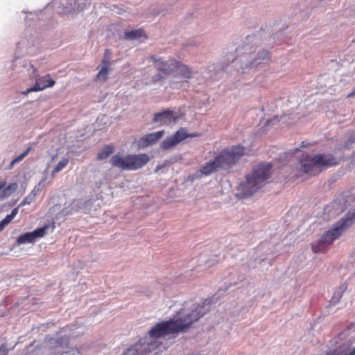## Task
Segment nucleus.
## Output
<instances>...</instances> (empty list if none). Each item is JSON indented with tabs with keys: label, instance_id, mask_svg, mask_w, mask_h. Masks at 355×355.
Wrapping results in <instances>:
<instances>
[{
	"label": "nucleus",
	"instance_id": "f257e3e1",
	"mask_svg": "<svg viewBox=\"0 0 355 355\" xmlns=\"http://www.w3.org/2000/svg\"><path fill=\"white\" fill-rule=\"evenodd\" d=\"M214 297L207 299L202 305L189 306V303H184V306L177 315L169 320L156 324L149 331L151 339L159 338L166 335L183 331L193 322L199 320L210 310Z\"/></svg>",
	"mask_w": 355,
	"mask_h": 355
},
{
	"label": "nucleus",
	"instance_id": "f03ea898",
	"mask_svg": "<svg viewBox=\"0 0 355 355\" xmlns=\"http://www.w3.org/2000/svg\"><path fill=\"white\" fill-rule=\"evenodd\" d=\"M259 40L257 35H248L242 46L235 49L236 57L230 55L234 67L241 74L250 73L263 67L270 60L268 51L261 49L257 50Z\"/></svg>",
	"mask_w": 355,
	"mask_h": 355
},
{
	"label": "nucleus",
	"instance_id": "7ed1b4c3",
	"mask_svg": "<svg viewBox=\"0 0 355 355\" xmlns=\"http://www.w3.org/2000/svg\"><path fill=\"white\" fill-rule=\"evenodd\" d=\"M271 168L270 163H261L253 167L251 172L245 175V180L238 186L241 196L248 198L261 189L269 178Z\"/></svg>",
	"mask_w": 355,
	"mask_h": 355
},
{
	"label": "nucleus",
	"instance_id": "20e7f679",
	"mask_svg": "<svg viewBox=\"0 0 355 355\" xmlns=\"http://www.w3.org/2000/svg\"><path fill=\"white\" fill-rule=\"evenodd\" d=\"M78 335L66 327L53 336L46 338L44 344V348L46 349L45 355H61L71 352L73 347L71 340Z\"/></svg>",
	"mask_w": 355,
	"mask_h": 355
},
{
	"label": "nucleus",
	"instance_id": "39448f33",
	"mask_svg": "<svg viewBox=\"0 0 355 355\" xmlns=\"http://www.w3.org/2000/svg\"><path fill=\"white\" fill-rule=\"evenodd\" d=\"M354 219L355 210L349 211L344 218L334 224L331 229L326 232L317 242L312 244L313 251L315 253H319L324 250L353 223Z\"/></svg>",
	"mask_w": 355,
	"mask_h": 355
},
{
	"label": "nucleus",
	"instance_id": "423d86ee",
	"mask_svg": "<svg viewBox=\"0 0 355 355\" xmlns=\"http://www.w3.org/2000/svg\"><path fill=\"white\" fill-rule=\"evenodd\" d=\"M338 164L336 159L330 154H319L313 157L306 156L300 159V168L310 175H315L324 168Z\"/></svg>",
	"mask_w": 355,
	"mask_h": 355
},
{
	"label": "nucleus",
	"instance_id": "0eeeda50",
	"mask_svg": "<svg viewBox=\"0 0 355 355\" xmlns=\"http://www.w3.org/2000/svg\"><path fill=\"white\" fill-rule=\"evenodd\" d=\"M150 160L145 153L128 155L123 157L119 154L113 155L110 160L111 165L122 171H135L141 168Z\"/></svg>",
	"mask_w": 355,
	"mask_h": 355
},
{
	"label": "nucleus",
	"instance_id": "6e6552de",
	"mask_svg": "<svg viewBox=\"0 0 355 355\" xmlns=\"http://www.w3.org/2000/svg\"><path fill=\"white\" fill-rule=\"evenodd\" d=\"M245 151V148L240 145L233 146L224 149L215 158L220 168L229 170L244 155Z\"/></svg>",
	"mask_w": 355,
	"mask_h": 355
},
{
	"label": "nucleus",
	"instance_id": "1a4fd4ad",
	"mask_svg": "<svg viewBox=\"0 0 355 355\" xmlns=\"http://www.w3.org/2000/svg\"><path fill=\"white\" fill-rule=\"evenodd\" d=\"M355 201V196L352 191H347L338 195L324 211L330 216L335 217L343 213L348 207L351 206Z\"/></svg>",
	"mask_w": 355,
	"mask_h": 355
},
{
	"label": "nucleus",
	"instance_id": "9d476101",
	"mask_svg": "<svg viewBox=\"0 0 355 355\" xmlns=\"http://www.w3.org/2000/svg\"><path fill=\"white\" fill-rule=\"evenodd\" d=\"M23 67L31 77L35 78V85L32 87L26 89V94L31 92L42 91L47 87H51L55 85V81L51 78L50 75L47 74L41 77L36 75V68L31 62L24 61Z\"/></svg>",
	"mask_w": 355,
	"mask_h": 355
},
{
	"label": "nucleus",
	"instance_id": "9b49d317",
	"mask_svg": "<svg viewBox=\"0 0 355 355\" xmlns=\"http://www.w3.org/2000/svg\"><path fill=\"white\" fill-rule=\"evenodd\" d=\"M158 347L157 342L153 339L149 338L141 339L139 342L127 349L123 355H147L155 351Z\"/></svg>",
	"mask_w": 355,
	"mask_h": 355
},
{
	"label": "nucleus",
	"instance_id": "f8f14e48",
	"mask_svg": "<svg viewBox=\"0 0 355 355\" xmlns=\"http://www.w3.org/2000/svg\"><path fill=\"white\" fill-rule=\"evenodd\" d=\"M197 136H198V134H188L185 128H181L173 135L164 139L160 144V148L163 150H168L188 137H195Z\"/></svg>",
	"mask_w": 355,
	"mask_h": 355
},
{
	"label": "nucleus",
	"instance_id": "ddd939ff",
	"mask_svg": "<svg viewBox=\"0 0 355 355\" xmlns=\"http://www.w3.org/2000/svg\"><path fill=\"white\" fill-rule=\"evenodd\" d=\"M149 60L153 62L155 68L164 75L171 74L178 67V62L174 59L164 60L161 58H156L155 55H150Z\"/></svg>",
	"mask_w": 355,
	"mask_h": 355
},
{
	"label": "nucleus",
	"instance_id": "4468645a",
	"mask_svg": "<svg viewBox=\"0 0 355 355\" xmlns=\"http://www.w3.org/2000/svg\"><path fill=\"white\" fill-rule=\"evenodd\" d=\"M48 226H44L35 229L33 232H26L21 234L17 239V243L18 245L31 243L34 242L37 239L42 237L46 232Z\"/></svg>",
	"mask_w": 355,
	"mask_h": 355
},
{
	"label": "nucleus",
	"instance_id": "2eb2a0df",
	"mask_svg": "<svg viewBox=\"0 0 355 355\" xmlns=\"http://www.w3.org/2000/svg\"><path fill=\"white\" fill-rule=\"evenodd\" d=\"M227 65L218 62L213 63L207 66V69L203 75L205 80H211L212 81L218 80L224 73L225 67Z\"/></svg>",
	"mask_w": 355,
	"mask_h": 355
},
{
	"label": "nucleus",
	"instance_id": "dca6fc26",
	"mask_svg": "<svg viewBox=\"0 0 355 355\" xmlns=\"http://www.w3.org/2000/svg\"><path fill=\"white\" fill-rule=\"evenodd\" d=\"M177 116L175 115L173 111L171 110H165L154 114L153 121L155 123L159 125L169 124L175 121Z\"/></svg>",
	"mask_w": 355,
	"mask_h": 355
},
{
	"label": "nucleus",
	"instance_id": "f3484780",
	"mask_svg": "<svg viewBox=\"0 0 355 355\" xmlns=\"http://www.w3.org/2000/svg\"><path fill=\"white\" fill-rule=\"evenodd\" d=\"M165 133L164 130H159L143 136L139 140V145L141 147H146L156 143Z\"/></svg>",
	"mask_w": 355,
	"mask_h": 355
},
{
	"label": "nucleus",
	"instance_id": "a211bd4d",
	"mask_svg": "<svg viewBox=\"0 0 355 355\" xmlns=\"http://www.w3.org/2000/svg\"><path fill=\"white\" fill-rule=\"evenodd\" d=\"M44 181L45 179L41 180L38 182V184L34 187V189L31 191V193L23 199V200L19 205V207H22L26 205H30L33 201L37 195L42 191L44 187Z\"/></svg>",
	"mask_w": 355,
	"mask_h": 355
},
{
	"label": "nucleus",
	"instance_id": "6ab92c4d",
	"mask_svg": "<svg viewBox=\"0 0 355 355\" xmlns=\"http://www.w3.org/2000/svg\"><path fill=\"white\" fill-rule=\"evenodd\" d=\"M89 200L85 201L83 199L76 200L72 202L70 205L71 208L69 209L67 207L63 209V214L68 215L72 214L73 212L78 211L80 209H85L86 208L87 203H89Z\"/></svg>",
	"mask_w": 355,
	"mask_h": 355
},
{
	"label": "nucleus",
	"instance_id": "aec40b11",
	"mask_svg": "<svg viewBox=\"0 0 355 355\" xmlns=\"http://www.w3.org/2000/svg\"><path fill=\"white\" fill-rule=\"evenodd\" d=\"M219 168L216 158L214 160H211L209 162L205 163L200 169L202 174L209 175L213 172H215Z\"/></svg>",
	"mask_w": 355,
	"mask_h": 355
},
{
	"label": "nucleus",
	"instance_id": "412c9836",
	"mask_svg": "<svg viewBox=\"0 0 355 355\" xmlns=\"http://www.w3.org/2000/svg\"><path fill=\"white\" fill-rule=\"evenodd\" d=\"M176 69L178 70L179 74L186 80V83L188 82V80L192 79L195 74V72L193 71L191 69L189 68L187 65L180 64L179 62Z\"/></svg>",
	"mask_w": 355,
	"mask_h": 355
},
{
	"label": "nucleus",
	"instance_id": "4be33fe9",
	"mask_svg": "<svg viewBox=\"0 0 355 355\" xmlns=\"http://www.w3.org/2000/svg\"><path fill=\"white\" fill-rule=\"evenodd\" d=\"M124 35L125 38L128 40H139L142 37H146L144 31L142 29L126 31Z\"/></svg>",
	"mask_w": 355,
	"mask_h": 355
},
{
	"label": "nucleus",
	"instance_id": "5701e85b",
	"mask_svg": "<svg viewBox=\"0 0 355 355\" xmlns=\"http://www.w3.org/2000/svg\"><path fill=\"white\" fill-rule=\"evenodd\" d=\"M347 289V285L345 284H343L338 288L336 289V291L334 293L333 296L331 297V299L330 300V304L332 306H335L338 302H339L343 293Z\"/></svg>",
	"mask_w": 355,
	"mask_h": 355
},
{
	"label": "nucleus",
	"instance_id": "b1692460",
	"mask_svg": "<svg viewBox=\"0 0 355 355\" xmlns=\"http://www.w3.org/2000/svg\"><path fill=\"white\" fill-rule=\"evenodd\" d=\"M18 188V185L16 182L11 183L7 187H4L3 191L0 195L1 199L3 200L8 198L11 196Z\"/></svg>",
	"mask_w": 355,
	"mask_h": 355
},
{
	"label": "nucleus",
	"instance_id": "393cba45",
	"mask_svg": "<svg viewBox=\"0 0 355 355\" xmlns=\"http://www.w3.org/2000/svg\"><path fill=\"white\" fill-rule=\"evenodd\" d=\"M33 149V147L32 146H29L28 147L24 152H23L22 153H21L20 155H19L17 157H16L15 159H13L9 166H8V169H11L14 167V166L21 162L28 155V153L32 150Z\"/></svg>",
	"mask_w": 355,
	"mask_h": 355
},
{
	"label": "nucleus",
	"instance_id": "a878e982",
	"mask_svg": "<svg viewBox=\"0 0 355 355\" xmlns=\"http://www.w3.org/2000/svg\"><path fill=\"white\" fill-rule=\"evenodd\" d=\"M114 152L113 146L110 145L105 146L102 150H101L97 154V159L103 160L108 157Z\"/></svg>",
	"mask_w": 355,
	"mask_h": 355
},
{
	"label": "nucleus",
	"instance_id": "bb28decb",
	"mask_svg": "<svg viewBox=\"0 0 355 355\" xmlns=\"http://www.w3.org/2000/svg\"><path fill=\"white\" fill-rule=\"evenodd\" d=\"M68 163H69V159L68 158H65V157L62 158L58 163V164L55 166V168L52 171V173L55 174V173H57L61 171L64 168L66 167V166L68 164Z\"/></svg>",
	"mask_w": 355,
	"mask_h": 355
},
{
	"label": "nucleus",
	"instance_id": "cd10ccee",
	"mask_svg": "<svg viewBox=\"0 0 355 355\" xmlns=\"http://www.w3.org/2000/svg\"><path fill=\"white\" fill-rule=\"evenodd\" d=\"M327 355H355V347L350 349L349 352L334 350L328 353Z\"/></svg>",
	"mask_w": 355,
	"mask_h": 355
},
{
	"label": "nucleus",
	"instance_id": "c85d7f7f",
	"mask_svg": "<svg viewBox=\"0 0 355 355\" xmlns=\"http://www.w3.org/2000/svg\"><path fill=\"white\" fill-rule=\"evenodd\" d=\"M327 355H355V347L350 349L349 352L334 350L328 353Z\"/></svg>",
	"mask_w": 355,
	"mask_h": 355
},
{
	"label": "nucleus",
	"instance_id": "c756f323",
	"mask_svg": "<svg viewBox=\"0 0 355 355\" xmlns=\"http://www.w3.org/2000/svg\"><path fill=\"white\" fill-rule=\"evenodd\" d=\"M83 1V0H76V1L75 2V6L73 7V10L80 11L84 10L89 6V3Z\"/></svg>",
	"mask_w": 355,
	"mask_h": 355
},
{
	"label": "nucleus",
	"instance_id": "7c9ffc66",
	"mask_svg": "<svg viewBox=\"0 0 355 355\" xmlns=\"http://www.w3.org/2000/svg\"><path fill=\"white\" fill-rule=\"evenodd\" d=\"M108 69L107 67L104 66L101 68V69L98 71L96 75V78L98 79H102L105 80L107 77Z\"/></svg>",
	"mask_w": 355,
	"mask_h": 355
},
{
	"label": "nucleus",
	"instance_id": "2f4dec72",
	"mask_svg": "<svg viewBox=\"0 0 355 355\" xmlns=\"http://www.w3.org/2000/svg\"><path fill=\"white\" fill-rule=\"evenodd\" d=\"M279 117L278 116H275L272 119H267L265 125L267 127H270L279 122Z\"/></svg>",
	"mask_w": 355,
	"mask_h": 355
},
{
	"label": "nucleus",
	"instance_id": "473e14b6",
	"mask_svg": "<svg viewBox=\"0 0 355 355\" xmlns=\"http://www.w3.org/2000/svg\"><path fill=\"white\" fill-rule=\"evenodd\" d=\"M200 263H205L208 266H211L216 262V257H215L214 259L205 260V257L201 255L200 257Z\"/></svg>",
	"mask_w": 355,
	"mask_h": 355
},
{
	"label": "nucleus",
	"instance_id": "72a5a7b5",
	"mask_svg": "<svg viewBox=\"0 0 355 355\" xmlns=\"http://www.w3.org/2000/svg\"><path fill=\"white\" fill-rule=\"evenodd\" d=\"M13 219L12 215H7L1 222L2 227L4 228Z\"/></svg>",
	"mask_w": 355,
	"mask_h": 355
},
{
	"label": "nucleus",
	"instance_id": "f704fd0d",
	"mask_svg": "<svg viewBox=\"0 0 355 355\" xmlns=\"http://www.w3.org/2000/svg\"><path fill=\"white\" fill-rule=\"evenodd\" d=\"M7 354H8V349L3 345L1 347H0V355H7Z\"/></svg>",
	"mask_w": 355,
	"mask_h": 355
},
{
	"label": "nucleus",
	"instance_id": "c9c22d12",
	"mask_svg": "<svg viewBox=\"0 0 355 355\" xmlns=\"http://www.w3.org/2000/svg\"><path fill=\"white\" fill-rule=\"evenodd\" d=\"M18 209H19V207H16V208H14L11 213L10 214V215H12V218H14L15 217V216L18 213Z\"/></svg>",
	"mask_w": 355,
	"mask_h": 355
},
{
	"label": "nucleus",
	"instance_id": "e433bc0d",
	"mask_svg": "<svg viewBox=\"0 0 355 355\" xmlns=\"http://www.w3.org/2000/svg\"><path fill=\"white\" fill-rule=\"evenodd\" d=\"M6 184V182L5 180L0 182V190L2 189L5 187Z\"/></svg>",
	"mask_w": 355,
	"mask_h": 355
},
{
	"label": "nucleus",
	"instance_id": "4c0bfd02",
	"mask_svg": "<svg viewBox=\"0 0 355 355\" xmlns=\"http://www.w3.org/2000/svg\"><path fill=\"white\" fill-rule=\"evenodd\" d=\"M171 85L173 88H178L179 87L178 84L173 81L171 83Z\"/></svg>",
	"mask_w": 355,
	"mask_h": 355
},
{
	"label": "nucleus",
	"instance_id": "58836bf2",
	"mask_svg": "<svg viewBox=\"0 0 355 355\" xmlns=\"http://www.w3.org/2000/svg\"><path fill=\"white\" fill-rule=\"evenodd\" d=\"M354 94H355V88H354V92H352V93L349 94L347 95V96H348V97H351V96H352Z\"/></svg>",
	"mask_w": 355,
	"mask_h": 355
},
{
	"label": "nucleus",
	"instance_id": "ea45409f",
	"mask_svg": "<svg viewBox=\"0 0 355 355\" xmlns=\"http://www.w3.org/2000/svg\"><path fill=\"white\" fill-rule=\"evenodd\" d=\"M162 78V77L159 75V74H157V80H161Z\"/></svg>",
	"mask_w": 355,
	"mask_h": 355
},
{
	"label": "nucleus",
	"instance_id": "a19ab883",
	"mask_svg": "<svg viewBox=\"0 0 355 355\" xmlns=\"http://www.w3.org/2000/svg\"><path fill=\"white\" fill-rule=\"evenodd\" d=\"M3 230V227H2L1 224L0 223V232Z\"/></svg>",
	"mask_w": 355,
	"mask_h": 355
},
{
	"label": "nucleus",
	"instance_id": "79ce46f5",
	"mask_svg": "<svg viewBox=\"0 0 355 355\" xmlns=\"http://www.w3.org/2000/svg\"><path fill=\"white\" fill-rule=\"evenodd\" d=\"M286 155H287V156H289V155H293V153H286Z\"/></svg>",
	"mask_w": 355,
	"mask_h": 355
},
{
	"label": "nucleus",
	"instance_id": "37998d69",
	"mask_svg": "<svg viewBox=\"0 0 355 355\" xmlns=\"http://www.w3.org/2000/svg\"><path fill=\"white\" fill-rule=\"evenodd\" d=\"M352 156H353L354 157H355V150L353 152V153H352Z\"/></svg>",
	"mask_w": 355,
	"mask_h": 355
},
{
	"label": "nucleus",
	"instance_id": "c03bdc74",
	"mask_svg": "<svg viewBox=\"0 0 355 355\" xmlns=\"http://www.w3.org/2000/svg\"><path fill=\"white\" fill-rule=\"evenodd\" d=\"M19 45H22V44H23V42H20L19 43Z\"/></svg>",
	"mask_w": 355,
	"mask_h": 355
}]
</instances>
